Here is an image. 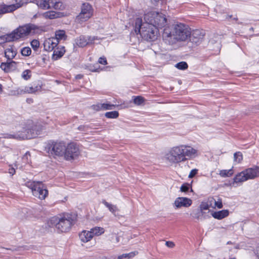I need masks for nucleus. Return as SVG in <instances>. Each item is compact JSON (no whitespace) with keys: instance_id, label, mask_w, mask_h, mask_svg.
<instances>
[{"instance_id":"obj_4","label":"nucleus","mask_w":259,"mask_h":259,"mask_svg":"<svg viewBox=\"0 0 259 259\" xmlns=\"http://www.w3.org/2000/svg\"><path fill=\"white\" fill-rule=\"evenodd\" d=\"M40 27L31 23L20 26L13 30L11 33L2 36L1 38L4 41H13L20 38L24 37L31 33H37L40 30Z\"/></svg>"},{"instance_id":"obj_9","label":"nucleus","mask_w":259,"mask_h":259,"mask_svg":"<svg viewBox=\"0 0 259 259\" xmlns=\"http://www.w3.org/2000/svg\"><path fill=\"white\" fill-rule=\"evenodd\" d=\"M259 177V166H253L237 174L233 179V184L242 183Z\"/></svg>"},{"instance_id":"obj_5","label":"nucleus","mask_w":259,"mask_h":259,"mask_svg":"<svg viewBox=\"0 0 259 259\" xmlns=\"http://www.w3.org/2000/svg\"><path fill=\"white\" fill-rule=\"evenodd\" d=\"M74 220L71 214L67 213L63 217H53L50 219V223L52 226H54L59 232H68L73 224Z\"/></svg>"},{"instance_id":"obj_46","label":"nucleus","mask_w":259,"mask_h":259,"mask_svg":"<svg viewBox=\"0 0 259 259\" xmlns=\"http://www.w3.org/2000/svg\"><path fill=\"white\" fill-rule=\"evenodd\" d=\"M166 246L169 248H173L175 246V244L172 241H166L165 243Z\"/></svg>"},{"instance_id":"obj_41","label":"nucleus","mask_w":259,"mask_h":259,"mask_svg":"<svg viewBox=\"0 0 259 259\" xmlns=\"http://www.w3.org/2000/svg\"><path fill=\"white\" fill-rule=\"evenodd\" d=\"M31 46L34 49H37L39 46V42L38 40L36 39H33L31 42Z\"/></svg>"},{"instance_id":"obj_53","label":"nucleus","mask_w":259,"mask_h":259,"mask_svg":"<svg viewBox=\"0 0 259 259\" xmlns=\"http://www.w3.org/2000/svg\"><path fill=\"white\" fill-rule=\"evenodd\" d=\"M2 36H0V37H1ZM0 40H2V42H5V41H4L3 40V38H0Z\"/></svg>"},{"instance_id":"obj_10","label":"nucleus","mask_w":259,"mask_h":259,"mask_svg":"<svg viewBox=\"0 0 259 259\" xmlns=\"http://www.w3.org/2000/svg\"><path fill=\"white\" fill-rule=\"evenodd\" d=\"M42 130V126L40 125H33L27 129H23V131L11 135L13 138L19 140L31 139L36 137L40 134Z\"/></svg>"},{"instance_id":"obj_19","label":"nucleus","mask_w":259,"mask_h":259,"mask_svg":"<svg viewBox=\"0 0 259 259\" xmlns=\"http://www.w3.org/2000/svg\"><path fill=\"white\" fill-rule=\"evenodd\" d=\"M1 68L5 72H9L16 68V63L13 61L2 63L0 65Z\"/></svg>"},{"instance_id":"obj_24","label":"nucleus","mask_w":259,"mask_h":259,"mask_svg":"<svg viewBox=\"0 0 259 259\" xmlns=\"http://www.w3.org/2000/svg\"><path fill=\"white\" fill-rule=\"evenodd\" d=\"M79 236L83 242H87L93 237L90 231H83L79 234Z\"/></svg>"},{"instance_id":"obj_20","label":"nucleus","mask_w":259,"mask_h":259,"mask_svg":"<svg viewBox=\"0 0 259 259\" xmlns=\"http://www.w3.org/2000/svg\"><path fill=\"white\" fill-rule=\"evenodd\" d=\"M17 8V7H16L15 5H0V17L2 15L4 14L13 12L16 10Z\"/></svg>"},{"instance_id":"obj_6","label":"nucleus","mask_w":259,"mask_h":259,"mask_svg":"<svg viewBox=\"0 0 259 259\" xmlns=\"http://www.w3.org/2000/svg\"><path fill=\"white\" fill-rule=\"evenodd\" d=\"M45 151L50 157L54 158L64 157L65 144L62 142L50 141L45 147Z\"/></svg>"},{"instance_id":"obj_36","label":"nucleus","mask_w":259,"mask_h":259,"mask_svg":"<svg viewBox=\"0 0 259 259\" xmlns=\"http://www.w3.org/2000/svg\"><path fill=\"white\" fill-rule=\"evenodd\" d=\"M135 255V252H132L128 253H124L118 256V259H129L134 257Z\"/></svg>"},{"instance_id":"obj_50","label":"nucleus","mask_w":259,"mask_h":259,"mask_svg":"<svg viewBox=\"0 0 259 259\" xmlns=\"http://www.w3.org/2000/svg\"><path fill=\"white\" fill-rule=\"evenodd\" d=\"M115 240H116V243H118L119 242V237L118 236H116L115 235Z\"/></svg>"},{"instance_id":"obj_34","label":"nucleus","mask_w":259,"mask_h":259,"mask_svg":"<svg viewBox=\"0 0 259 259\" xmlns=\"http://www.w3.org/2000/svg\"><path fill=\"white\" fill-rule=\"evenodd\" d=\"M175 67L180 70H185L188 68V66L186 62L182 61L177 63Z\"/></svg>"},{"instance_id":"obj_31","label":"nucleus","mask_w":259,"mask_h":259,"mask_svg":"<svg viewBox=\"0 0 259 259\" xmlns=\"http://www.w3.org/2000/svg\"><path fill=\"white\" fill-rule=\"evenodd\" d=\"M133 102L137 105H140L145 101L144 98L142 96H133Z\"/></svg>"},{"instance_id":"obj_44","label":"nucleus","mask_w":259,"mask_h":259,"mask_svg":"<svg viewBox=\"0 0 259 259\" xmlns=\"http://www.w3.org/2000/svg\"><path fill=\"white\" fill-rule=\"evenodd\" d=\"M198 172V169H193L191 170L189 176V178H193Z\"/></svg>"},{"instance_id":"obj_18","label":"nucleus","mask_w":259,"mask_h":259,"mask_svg":"<svg viewBox=\"0 0 259 259\" xmlns=\"http://www.w3.org/2000/svg\"><path fill=\"white\" fill-rule=\"evenodd\" d=\"M59 44V41L56 38L53 37L49 38L44 42V48L47 51H52L56 48Z\"/></svg>"},{"instance_id":"obj_48","label":"nucleus","mask_w":259,"mask_h":259,"mask_svg":"<svg viewBox=\"0 0 259 259\" xmlns=\"http://www.w3.org/2000/svg\"><path fill=\"white\" fill-rule=\"evenodd\" d=\"M9 172L12 176L14 175L15 173V169L13 167H10L9 169Z\"/></svg>"},{"instance_id":"obj_1","label":"nucleus","mask_w":259,"mask_h":259,"mask_svg":"<svg viewBox=\"0 0 259 259\" xmlns=\"http://www.w3.org/2000/svg\"><path fill=\"white\" fill-rule=\"evenodd\" d=\"M190 34L191 29L188 25L177 22L170 26L164 28L162 37L165 43L172 45L179 41L186 40Z\"/></svg>"},{"instance_id":"obj_49","label":"nucleus","mask_w":259,"mask_h":259,"mask_svg":"<svg viewBox=\"0 0 259 259\" xmlns=\"http://www.w3.org/2000/svg\"><path fill=\"white\" fill-rule=\"evenodd\" d=\"M83 77V75L82 74H77L75 76V78L77 79H81Z\"/></svg>"},{"instance_id":"obj_35","label":"nucleus","mask_w":259,"mask_h":259,"mask_svg":"<svg viewBox=\"0 0 259 259\" xmlns=\"http://www.w3.org/2000/svg\"><path fill=\"white\" fill-rule=\"evenodd\" d=\"M22 77L26 80H28L31 76V71L29 69L25 70L22 73Z\"/></svg>"},{"instance_id":"obj_37","label":"nucleus","mask_w":259,"mask_h":259,"mask_svg":"<svg viewBox=\"0 0 259 259\" xmlns=\"http://www.w3.org/2000/svg\"><path fill=\"white\" fill-rule=\"evenodd\" d=\"M213 200L214 201V207H217L218 208H222L223 206L222 204V199L218 198L217 200L214 199L213 198H211V202Z\"/></svg>"},{"instance_id":"obj_12","label":"nucleus","mask_w":259,"mask_h":259,"mask_svg":"<svg viewBox=\"0 0 259 259\" xmlns=\"http://www.w3.org/2000/svg\"><path fill=\"white\" fill-rule=\"evenodd\" d=\"M79 154V148L76 144L71 143L65 146L64 157L67 160H70L76 157Z\"/></svg>"},{"instance_id":"obj_13","label":"nucleus","mask_w":259,"mask_h":259,"mask_svg":"<svg viewBox=\"0 0 259 259\" xmlns=\"http://www.w3.org/2000/svg\"><path fill=\"white\" fill-rule=\"evenodd\" d=\"M100 38L96 36L80 35L75 39V44L78 47H84L88 45L94 44L96 40Z\"/></svg>"},{"instance_id":"obj_28","label":"nucleus","mask_w":259,"mask_h":259,"mask_svg":"<svg viewBox=\"0 0 259 259\" xmlns=\"http://www.w3.org/2000/svg\"><path fill=\"white\" fill-rule=\"evenodd\" d=\"M67 36L65 34V31L63 30H59L55 32V37L53 38H56L57 40L59 42V40L63 39L65 40Z\"/></svg>"},{"instance_id":"obj_26","label":"nucleus","mask_w":259,"mask_h":259,"mask_svg":"<svg viewBox=\"0 0 259 259\" xmlns=\"http://www.w3.org/2000/svg\"><path fill=\"white\" fill-rule=\"evenodd\" d=\"M43 16L47 19H53L58 18L59 14L53 11H48L43 14Z\"/></svg>"},{"instance_id":"obj_16","label":"nucleus","mask_w":259,"mask_h":259,"mask_svg":"<svg viewBox=\"0 0 259 259\" xmlns=\"http://www.w3.org/2000/svg\"><path fill=\"white\" fill-rule=\"evenodd\" d=\"M41 89V85L38 82H35L28 86H26L24 90L18 89L16 92L17 94H22L23 93L32 94L40 91Z\"/></svg>"},{"instance_id":"obj_21","label":"nucleus","mask_w":259,"mask_h":259,"mask_svg":"<svg viewBox=\"0 0 259 259\" xmlns=\"http://www.w3.org/2000/svg\"><path fill=\"white\" fill-rule=\"evenodd\" d=\"M190 215L194 219L197 220H202L206 219L207 216L204 211H201L199 208L194 209Z\"/></svg>"},{"instance_id":"obj_25","label":"nucleus","mask_w":259,"mask_h":259,"mask_svg":"<svg viewBox=\"0 0 259 259\" xmlns=\"http://www.w3.org/2000/svg\"><path fill=\"white\" fill-rule=\"evenodd\" d=\"M5 56L9 60H11L14 58L17 54L16 51L12 47L8 48L5 50Z\"/></svg>"},{"instance_id":"obj_15","label":"nucleus","mask_w":259,"mask_h":259,"mask_svg":"<svg viewBox=\"0 0 259 259\" xmlns=\"http://www.w3.org/2000/svg\"><path fill=\"white\" fill-rule=\"evenodd\" d=\"M204 36V32L202 30L196 29L191 32L190 38V41L194 45H199L203 41Z\"/></svg>"},{"instance_id":"obj_23","label":"nucleus","mask_w":259,"mask_h":259,"mask_svg":"<svg viewBox=\"0 0 259 259\" xmlns=\"http://www.w3.org/2000/svg\"><path fill=\"white\" fill-rule=\"evenodd\" d=\"M229 214V210L227 209H224L218 211H214L211 213L212 216L216 219L222 220Z\"/></svg>"},{"instance_id":"obj_7","label":"nucleus","mask_w":259,"mask_h":259,"mask_svg":"<svg viewBox=\"0 0 259 259\" xmlns=\"http://www.w3.org/2000/svg\"><path fill=\"white\" fill-rule=\"evenodd\" d=\"M144 23H148L161 28L164 27L166 23L165 16L162 13L155 11H149L145 13L144 16Z\"/></svg>"},{"instance_id":"obj_42","label":"nucleus","mask_w":259,"mask_h":259,"mask_svg":"<svg viewBox=\"0 0 259 259\" xmlns=\"http://www.w3.org/2000/svg\"><path fill=\"white\" fill-rule=\"evenodd\" d=\"M209 205L207 203H203L200 204L199 209L201 210V211L205 210H208L209 208Z\"/></svg>"},{"instance_id":"obj_30","label":"nucleus","mask_w":259,"mask_h":259,"mask_svg":"<svg viewBox=\"0 0 259 259\" xmlns=\"http://www.w3.org/2000/svg\"><path fill=\"white\" fill-rule=\"evenodd\" d=\"M233 174V171L232 169L229 170H221L220 172V175L222 177H229Z\"/></svg>"},{"instance_id":"obj_29","label":"nucleus","mask_w":259,"mask_h":259,"mask_svg":"<svg viewBox=\"0 0 259 259\" xmlns=\"http://www.w3.org/2000/svg\"><path fill=\"white\" fill-rule=\"evenodd\" d=\"M91 233L92 234V236H99L104 233V229L103 228L99 227H95L90 230Z\"/></svg>"},{"instance_id":"obj_38","label":"nucleus","mask_w":259,"mask_h":259,"mask_svg":"<svg viewBox=\"0 0 259 259\" xmlns=\"http://www.w3.org/2000/svg\"><path fill=\"white\" fill-rule=\"evenodd\" d=\"M21 53L24 56H28L31 53V50L29 47H24L21 49Z\"/></svg>"},{"instance_id":"obj_11","label":"nucleus","mask_w":259,"mask_h":259,"mask_svg":"<svg viewBox=\"0 0 259 259\" xmlns=\"http://www.w3.org/2000/svg\"><path fill=\"white\" fill-rule=\"evenodd\" d=\"M93 10L92 6L89 3L82 4L81 8V12L76 17V20L79 22H82L87 21L92 15Z\"/></svg>"},{"instance_id":"obj_2","label":"nucleus","mask_w":259,"mask_h":259,"mask_svg":"<svg viewBox=\"0 0 259 259\" xmlns=\"http://www.w3.org/2000/svg\"><path fill=\"white\" fill-rule=\"evenodd\" d=\"M197 150L188 145H179L170 148L165 153V159L170 164L184 162L188 159L195 157Z\"/></svg>"},{"instance_id":"obj_3","label":"nucleus","mask_w":259,"mask_h":259,"mask_svg":"<svg viewBox=\"0 0 259 259\" xmlns=\"http://www.w3.org/2000/svg\"><path fill=\"white\" fill-rule=\"evenodd\" d=\"M158 28L159 27L142 23L141 18H137L135 20L134 31L136 34H140L144 39L147 41H154L157 38Z\"/></svg>"},{"instance_id":"obj_40","label":"nucleus","mask_w":259,"mask_h":259,"mask_svg":"<svg viewBox=\"0 0 259 259\" xmlns=\"http://www.w3.org/2000/svg\"><path fill=\"white\" fill-rule=\"evenodd\" d=\"M189 189V184H183L180 188V190L183 192H187L188 191Z\"/></svg>"},{"instance_id":"obj_45","label":"nucleus","mask_w":259,"mask_h":259,"mask_svg":"<svg viewBox=\"0 0 259 259\" xmlns=\"http://www.w3.org/2000/svg\"><path fill=\"white\" fill-rule=\"evenodd\" d=\"M98 62L100 64H103V65H106L107 64V60L106 58L105 57H100L99 59Z\"/></svg>"},{"instance_id":"obj_51","label":"nucleus","mask_w":259,"mask_h":259,"mask_svg":"<svg viewBox=\"0 0 259 259\" xmlns=\"http://www.w3.org/2000/svg\"><path fill=\"white\" fill-rule=\"evenodd\" d=\"M159 0H151V2L154 4L156 5Z\"/></svg>"},{"instance_id":"obj_22","label":"nucleus","mask_w":259,"mask_h":259,"mask_svg":"<svg viewBox=\"0 0 259 259\" xmlns=\"http://www.w3.org/2000/svg\"><path fill=\"white\" fill-rule=\"evenodd\" d=\"M65 52V48L64 47H57L54 50V53L52 56V59L57 60L61 58Z\"/></svg>"},{"instance_id":"obj_47","label":"nucleus","mask_w":259,"mask_h":259,"mask_svg":"<svg viewBox=\"0 0 259 259\" xmlns=\"http://www.w3.org/2000/svg\"><path fill=\"white\" fill-rule=\"evenodd\" d=\"M78 129L80 131L85 132V131H87L88 129V126H86V125H80L79 126H78Z\"/></svg>"},{"instance_id":"obj_54","label":"nucleus","mask_w":259,"mask_h":259,"mask_svg":"<svg viewBox=\"0 0 259 259\" xmlns=\"http://www.w3.org/2000/svg\"><path fill=\"white\" fill-rule=\"evenodd\" d=\"M230 259H235V258H230Z\"/></svg>"},{"instance_id":"obj_17","label":"nucleus","mask_w":259,"mask_h":259,"mask_svg":"<svg viewBox=\"0 0 259 259\" xmlns=\"http://www.w3.org/2000/svg\"><path fill=\"white\" fill-rule=\"evenodd\" d=\"M192 201L187 197H179L176 199L173 206L176 209L181 207H188L192 205Z\"/></svg>"},{"instance_id":"obj_52","label":"nucleus","mask_w":259,"mask_h":259,"mask_svg":"<svg viewBox=\"0 0 259 259\" xmlns=\"http://www.w3.org/2000/svg\"><path fill=\"white\" fill-rule=\"evenodd\" d=\"M3 89H2V85L1 84H0V94L2 92Z\"/></svg>"},{"instance_id":"obj_32","label":"nucleus","mask_w":259,"mask_h":259,"mask_svg":"<svg viewBox=\"0 0 259 259\" xmlns=\"http://www.w3.org/2000/svg\"><path fill=\"white\" fill-rule=\"evenodd\" d=\"M118 116L119 113L116 111L107 112L105 113V116L108 118H116Z\"/></svg>"},{"instance_id":"obj_39","label":"nucleus","mask_w":259,"mask_h":259,"mask_svg":"<svg viewBox=\"0 0 259 259\" xmlns=\"http://www.w3.org/2000/svg\"><path fill=\"white\" fill-rule=\"evenodd\" d=\"M102 104V110H111L113 107H114V105L110 104L108 103H103Z\"/></svg>"},{"instance_id":"obj_14","label":"nucleus","mask_w":259,"mask_h":259,"mask_svg":"<svg viewBox=\"0 0 259 259\" xmlns=\"http://www.w3.org/2000/svg\"><path fill=\"white\" fill-rule=\"evenodd\" d=\"M39 6L42 9L54 8L55 9H61L62 4L60 0H40Z\"/></svg>"},{"instance_id":"obj_33","label":"nucleus","mask_w":259,"mask_h":259,"mask_svg":"<svg viewBox=\"0 0 259 259\" xmlns=\"http://www.w3.org/2000/svg\"><path fill=\"white\" fill-rule=\"evenodd\" d=\"M243 159V156L242 153L240 152H237L234 154V160L237 163H240Z\"/></svg>"},{"instance_id":"obj_27","label":"nucleus","mask_w":259,"mask_h":259,"mask_svg":"<svg viewBox=\"0 0 259 259\" xmlns=\"http://www.w3.org/2000/svg\"><path fill=\"white\" fill-rule=\"evenodd\" d=\"M102 203L114 215L115 212L118 211V208L116 205L108 203L105 200L102 201Z\"/></svg>"},{"instance_id":"obj_43","label":"nucleus","mask_w":259,"mask_h":259,"mask_svg":"<svg viewBox=\"0 0 259 259\" xmlns=\"http://www.w3.org/2000/svg\"><path fill=\"white\" fill-rule=\"evenodd\" d=\"M102 104H98L97 105H93L92 106V108L93 109L96 111H99L102 110Z\"/></svg>"},{"instance_id":"obj_8","label":"nucleus","mask_w":259,"mask_h":259,"mask_svg":"<svg viewBox=\"0 0 259 259\" xmlns=\"http://www.w3.org/2000/svg\"><path fill=\"white\" fill-rule=\"evenodd\" d=\"M25 185L31 190L33 195L40 200H44L48 195L47 187L41 181H29Z\"/></svg>"}]
</instances>
